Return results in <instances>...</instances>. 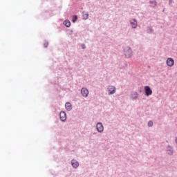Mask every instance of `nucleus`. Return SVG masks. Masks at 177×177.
Here are the masks:
<instances>
[{"label":"nucleus","mask_w":177,"mask_h":177,"mask_svg":"<svg viewBox=\"0 0 177 177\" xmlns=\"http://www.w3.org/2000/svg\"><path fill=\"white\" fill-rule=\"evenodd\" d=\"M107 89H108L109 95H114V93H115V91H116L115 86H109Z\"/></svg>","instance_id":"obj_1"},{"label":"nucleus","mask_w":177,"mask_h":177,"mask_svg":"<svg viewBox=\"0 0 177 177\" xmlns=\"http://www.w3.org/2000/svg\"><path fill=\"white\" fill-rule=\"evenodd\" d=\"M145 91L146 96H150L153 95V91L151 90V88H150L149 86H146L145 87Z\"/></svg>","instance_id":"obj_2"},{"label":"nucleus","mask_w":177,"mask_h":177,"mask_svg":"<svg viewBox=\"0 0 177 177\" xmlns=\"http://www.w3.org/2000/svg\"><path fill=\"white\" fill-rule=\"evenodd\" d=\"M81 94L83 97H88V95H89V91L86 88H82L81 90Z\"/></svg>","instance_id":"obj_3"},{"label":"nucleus","mask_w":177,"mask_h":177,"mask_svg":"<svg viewBox=\"0 0 177 177\" xmlns=\"http://www.w3.org/2000/svg\"><path fill=\"white\" fill-rule=\"evenodd\" d=\"M166 63L169 67H172L174 64H175V61L171 57H169V58H167Z\"/></svg>","instance_id":"obj_4"},{"label":"nucleus","mask_w":177,"mask_h":177,"mask_svg":"<svg viewBox=\"0 0 177 177\" xmlns=\"http://www.w3.org/2000/svg\"><path fill=\"white\" fill-rule=\"evenodd\" d=\"M59 118H60L61 121L64 122V121H66V120H67V114H66V112H64V111H61L59 113Z\"/></svg>","instance_id":"obj_5"},{"label":"nucleus","mask_w":177,"mask_h":177,"mask_svg":"<svg viewBox=\"0 0 177 177\" xmlns=\"http://www.w3.org/2000/svg\"><path fill=\"white\" fill-rule=\"evenodd\" d=\"M96 128H97V132H100L101 133V132H103V131H104V127H103V124L98 122L96 125Z\"/></svg>","instance_id":"obj_6"},{"label":"nucleus","mask_w":177,"mask_h":177,"mask_svg":"<svg viewBox=\"0 0 177 177\" xmlns=\"http://www.w3.org/2000/svg\"><path fill=\"white\" fill-rule=\"evenodd\" d=\"M125 56L127 58L131 57L132 56V50L131 48H128L127 50H125Z\"/></svg>","instance_id":"obj_7"},{"label":"nucleus","mask_w":177,"mask_h":177,"mask_svg":"<svg viewBox=\"0 0 177 177\" xmlns=\"http://www.w3.org/2000/svg\"><path fill=\"white\" fill-rule=\"evenodd\" d=\"M131 97L133 100H136V99L139 97V93H138V92H133L131 95Z\"/></svg>","instance_id":"obj_8"},{"label":"nucleus","mask_w":177,"mask_h":177,"mask_svg":"<svg viewBox=\"0 0 177 177\" xmlns=\"http://www.w3.org/2000/svg\"><path fill=\"white\" fill-rule=\"evenodd\" d=\"M65 108L68 111H71V110H73V106H71V103L70 102H66L65 104Z\"/></svg>","instance_id":"obj_9"},{"label":"nucleus","mask_w":177,"mask_h":177,"mask_svg":"<svg viewBox=\"0 0 177 177\" xmlns=\"http://www.w3.org/2000/svg\"><path fill=\"white\" fill-rule=\"evenodd\" d=\"M71 164H72V167H73V168H78V167L80 166V163L78 162V161H77L75 160H72Z\"/></svg>","instance_id":"obj_10"},{"label":"nucleus","mask_w":177,"mask_h":177,"mask_svg":"<svg viewBox=\"0 0 177 177\" xmlns=\"http://www.w3.org/2000/svg\"><path fill=\"white\" fill-rule=\"evenodd\" d=\"M131 26L133 28H136V27H138L136 19H133V21L131 22Z\"/></svg>","instance_id":"obj_11"},{"label":"nucleus","mask_w":177,"mask_h":177,"mask_svg":"<svg viewBox=\"0 0 177 177\" xmlns=\"http://www.w3.org/2000/svg\"><path fill=\"white\" fill-rule=\"evenodd\" d=\"M149 3L152 8H156L157 6V1L156 0H150Z\"/></svg>","instance_id":"obj_12"},{"label":"nucleus","mask_w":177,"mask_h":177,"mask_svg":"<svg viewBox=\"0 0 177 177\" xmlns=\"http://www.w3.org/2000/svg\"><path fill=\"white\" fill-rule=\"evenodd\" d=\"M64 24L66 26V27H70V26H71V22H70L68 20H66L64 21Z\"/></svg>","instance_id":"obj_13"},{"label":"nucleus","mask_w":177,"mask_h":177,"mask_svg":"<svg viewBox=\"0 0 177 177\" xmlns=\"http://www.w3.org/2000/svg\"><path fill=\"white\" fill-rule=\"evenodd\" d=\"M77 20H78V17L77 15H74L72 19L73 23H75Z\"/></svg>","instance_id":"obj_14"},{"label":"nucleus","mask_w":177,"mask_h":177,"mask_svg":"<svg viewBox=\"0 0 177 177\" xmlns=\"http://www.w3.org/2000/svg\"><path fill=\"white\" fill-rule=\"evenodd\" d=\"M167 153L168 154H172V153H174V151H172V147H168Z\"/></svg>","instance_id":"obj_15"},{"label":"nucleus","mask_w":177,"mask_h":177,"mask_svg":"<svg viewBox=\"0 0 177 177\" xmlns=\"http://www.w3.org/2000/svg\"><path fill=\"white\" fill-rule=\"evenodd\" d=\"M83 17H84V19H85V20H86V19H88V17H89V14H88V13L84 14Z\"/></svg>","instance_id":"obj_16"},{"label":"nucleus","mask_w":177,"mask_h":177,"mask_svg":"<svg viewBox=\"0 0 177 177\" xmlns=\"http://www.w3.org/2000/svg\"><path fill=\"white\" fill-rule=\"evenodd\" d=\"M153 121H149L148 122V127H153Z\"/></svg>","instance_id":"obj_17"},{"label":"nucleus","mask_w":177,"mask_h":177,"mask_svg":"<svg viewBox=\"0 0 177 177\" xmlns=\"http://www.w3.org/2000/svg\"><path fill=\"white\" fill-rule=\"evenodd\" d=\"M49 45V43L48 42H45L44 46V48H48V46Z\"/></svg>","instance_id":"obj_18"},{"label":"nucleus","mask_w":177,"mask_h":177,"mask_svg":"<svg viewBox=\"0 0 177 177\" xmlns=\"http://www.w3.org/2000/svg\"><path fill=\"white\" fill-rule=\"evenodd\" d=\"M169 3L171 5V3H172V0H169Z\"/></svg>","instance_id":"obj_19"},{"label":"nucleus","mask_w":177,"mask_h":177,"mask_svg":"<svg viewBox=\"0 0 177 177\" xmlns=\"http://www.w3.org/2000/svg\"><path fill=\"white\" fill-rule=\"evenodd\" d=\"M175 142H176V143L177 145V137L176 138Z\"/></svg>","instance_id":"obj_20"}]
</instances>
